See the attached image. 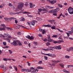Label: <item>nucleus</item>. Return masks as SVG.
<instances>
[{
    "label": "nucleus",
    "instance_id": "1",
    "mask_svg": "<svg viewBox=\"0 0 73 73\" xmlns=\"http://www.w3.org/2000/svg\"><path fill=\"white\" fill-rule=\"evenodd\" d=\"M22 72H31V73H36L38 72L37 69L34 70V68L33 67H31L30 69H22Z\"/></svg>",
    "mask_w": 73,
    "mask_h": 73
},
{
    "label": "nucleus",
    "instance_id": "2",
    "mask_svg": "<svg viewBox=\"0 0 73 73\" xmlns=\"http://www.w3.org/2000/svg\"><path fill=\"white\" fill-rule=\"evenodd\" d=\"M24 7L23 3L21 2L18 4L17 8L19 9H23V7Z\"/></svg>",
    "mask_w": 73,
    "mask_h": 73
},
{
    "label": "nucleus",
    "instance_id": "3",
    "mask_svg": "<svg viewBox=\"0 0 73 73\" xmlns=\"http://www.w3.org/2000/svg\"><path fill=\"white\" fill-rule=\"evenodd\" d=\"M48 39L47 40L46 39H45L43 40V41L44 42H46V41H48V42H52V41H53V39H50V35H48L47 36Z\"/></svg>",
    "mask_w": 73,
    "mask_h": 73
},
{
    "label": "nucleus",
    "instance_id": "4",
    "mask_svg": "<svg viewBox=\"0 0 73 73\" xmlns=\"http://www.w3.org/2000/svg\"><path fill=\"white\" fill-rule=\"evenodd\" d=\"M57 12H58V10L54 9V10H50V13H53V15L54 16H57Z\"/></svg>",
    "mask_w": 73,
    "mask_h": 73
},
{
    "label": "nucleus",
    "instance_id": "5",
    "mask_svg": "<svg viewBox=\"0 0 73 73\" xmlns=\"http://www.w3.org/2000/svg\"><path fill=\"white\" fill-rule=\"evenodd\" d=\"M0 37H7V38H9V35L8 34H7L6 33H5L4 34V35H2V34H0Z\"/></svg>",
    "mask_w": 73,
    "mask_h": 73
},
{
    "label": "nucleus",
    "instance_id": "6",
    "mask_svg": "<svg viewBox=\"0 0 73 73\" xmlns=\"http://www.w3.org/2000/svg\"><path fill=\"white\" fill-rule=\"evenodd\" d=\"M11 44L12 45H14V46H17L18 45V44L17 43V40H13V42L11 43Z\"/></svg>",
    "mask_w": 73,
    "mask_h": 73
},
{
    "label": "nucleus",
    "instance_id": "7",
    "mask_svg": "<svg viewBox=\"0 0 73 73\" xmlns=\"http://www.w3.org/2000/svg\"><path fill=\"white\" fill-rule=\"evenodd\" d=\"M53 48H54V49H57V50H60L61 49V47H60V45L56 46H54V47H53Z\"/></svg>",
    "mask_w": 73,
    "mask_h": 73
},
{
    "label": "nucleus",
    "instance_id": "8",
    "mask_svg": "<svg viewBox=\"0 0 73 73\" xmlns=\"http://www.w3.org/2000/svg\"><path fill=\"white\" fill-rule=\"evenodd\" d=\"M38 15H40V13L39 12H42V11H46V12H48V10L47 9H38Z\"/></svg>",
    "mask_w": 73,
    "mask_h": 73
},
{
    "label": "nucleus",
    "instance_id": "9",
    "mask_svg": "<svg viewBox=\"0 0 73 73\" xmlns=\"http://www.w3.org/2000/svg\"><path fill=\"white\" fill-rule=\"evenodd\" d=\"M36 5H33L32 3H30V7L31 8H34V7H35Z\"/></svg>",
    "mask_w": 73,
    "mask_h": 73
},
{
    "label": "nucleus",
    "instance_id": "10",
    "mask_svg": "<svg viewBox=\"0 0 73 73\" xmlns=\"http://www.w3.org/2000/svg\"><path fill=\"white\" fill-rule=\"evenodd\" d=\"M49 1L50 3H51L52 4H53L54 3H56L57 2V1L56 0H53L52 1H50V0H49Z\"/></svg>",
    "mask_w": 73,
    "mask_h": 73
},
{
    "label": "nucleus",
    "instance_id": "11",
    "mask_svg": "<svg viewBox=\"0 0 73 73\" xmlns=\"http://www.w3.org/2000/svg\"><path fill=\"white\" fill-rule=\"evenodd\" d=\"M69 13L70 14H73V9H68Z\"/></svg>",
    "mask_w": 73,
    "mask_h": 73
},
{
    "label": "nucleus",
    "instance_id": "12",
    "mask_svg": "<svg viewBox=\"0 0 73 73\" xmlns=\"http://www.w3.org/2000/svg\"><path fill=\"white\" fill-rule=\"evenodd\" d=\"M67 51H69V52H70V50H71V51H73V47H72L71 48H67Z\"/></svg>",
    "mask_w": 73,
    "mask_h": 73
},
{
    "label": "nucleus",
    "instance_id": "13",
    "mask_svg": "<svg viewBox=\"0 0 73 73\" xmlns=\"http://www.w3.org/2000/svg\"><path fill=\"white\" fill-rule=\"evenodd\" d=\"M73 27H72L71 28V31H69V34H70V35H72V34H73Z\"/></svg>",
    "mask_w": 73,
    "mask_h": 73
},
{
    "label": "nucleus",
    "instance_id": "14",
    "mask_svg": "<svg viewBox=\"0 0 73 73\" xmlns=\"http://www.w3.org/2000/svg\"><path fill=\"white\" fill-rule=\"evenodd\" d=\"M52 62H55V64H57L58 63V62H60V60H57V61H56L55 60H52L51 61Z\"/></svg>",
    "mask_w": 73,
    "mask_h": 73
},
{
    "label": "nucleus",
    "instance_id": "15",
    "mask_svg": "<svg viewBox=\"0 0 73 73\" xmlns=\"http://www.w3.org/2000/svg\"><path fill=\"white\" fill-rule=\"evenodd\" d=\"M17 42L18 43V45H19V46H20L21 45H22V44L21 43V42L19 40H17Z\"/></svg>",
    "mask_w": 73,
    "mask_h": 73
},
{
    "label": "nucleus",
    "instance_id": "16",
    "mask_svg": "<svg viewBox=\"0 0 73 73\" xmlns=\"http://www.w3.org/2000/svg\"><path fill=\"white\" fill-rule=\"evenodd\" d=\"M46 8H48L50 9H53L54 7H50L48 6H46L45 7Z\"/></svg>",
    "mask_w": 73,
    "mask_h": 73
},
{
    "label": "nucleus",
    "instance_id": "17",
    "mask_svg": "<svg viewBox=\"0 0 73 73\" xmlns=\"http://www.w3.org/2000/svg\"><path fill=\"white\" fill-rule=\"evenodd\" d=\"M21 13H23V14H27V13H28V14H30L31 13L30 12H28L26 11H25L23 12H20Z\"/></svg>",
    "mask_w": 73,
    "mask_h": 73
},
{
    "label": "nucleus",
    "instance_id": "18",
    "mask_svg": "<svg viewBox=\"0 0 73 73\" xmlns=\"http://www.w3.org/2000/svg\"><path fill=\"white\" fill-rule=\"evenodd\" d=\"M59 65L61 67V68H64V65L63 63H60L59 64Z\"/></svg>",
    "mask_w": 73,
    "mask_h": 73
},
{
    "label": "nucleus",
    "instance_id": "19",
    "mask_svg": "<svg viewBox=\"0 0 73 73\" xmlns=\"http://www.w3.org/2000/svg\"><path fill=\"white\" fill-rule=\"evenodd\" d=\"M20 25H16V29H19L20 28Z\"/></svg>",
    "mask_w": 73,
    "mask_h": 73
},
{
    "label": "nucleus",
    "instance_id": "20",
    "mask_svg": "<svg viewBox=\"0 0 73 73\" xmlns=\"http://www.w3.org/2000/svg\"><path fill=\"white\" fill-rule=\"evenodd\" d=\"M5 21H9V19L8 18H4Z\"/></svg>",
    "mask_w": 73,
    "mask_h": 73
},
{
    "label": "nucleus",
    "instance_id": "21",
    "mask_svg": "<svg viewBox=\"0 0 73 73\" xmlns=\"http://www.w3.org/2000/svg\"><path fill=\"white\" fill-rule=\"evenodd\" d=\"M37 69H44V67H41V66H38L37 67Z\"/></svg>",
    "mask_w": 73,
    "mask_h": 73
},
{
    "label": "nucleus",
    "instance_id": "22",
    "mask_svg": "<svg viewBox=\"0 0 73 73\" xmlns=\"http://www.w3.org/2000/svg\"><path fill=\"white\" fill-rule=\"evenodd\" d=\"M36 19L38 20V21H41L42 20V19H41V18H39L38 17L36 18Z\"/></svg>",
    "mask_w": 73,
    "mask_h": 73
},
{
    "label": "nucleus",
    "instance_id": "23",
    "mask_svg": "<svg viewBox=\"0 0 73 73\" xmlns=\"http://www.w3.org/2000/svg\"><path fill=\"white\" fill-rule=\"evenodd\" d=\"M71 67L72 68V67H73V65H67V68H71Z\"/></svg>",
    "mask_w": 73,
    "mask_h": 73
},
{
    "label": "nucleus",
    "instance_id": "24",
    "mask_svg": "<svg viewBox=\"0 0 73 73\" xmlns=\"http://www.w3.org/2000/svg\"><path fill=\"white\" fill-rule=\"evenodd\" d=\"M56 30H58V31H59V32H63V31H61V30H60V29H59L58 28H56Z\"/></svg>",
    "mask_w": 73,
    "mask_h": 73
},
{
    "label": "nucleus",
    "instance_id": "25",
    "mask_svg": "<svg viewBox=\"0 0 73 73\" xmlns=\"http://www.w3.org/2000/svg\"><path fill=\"white\" fill-rule=\"evenodd\" d=\"M3 60L4 61H7V60H9V58L7 59L6 58H3Z\"/></svg>",
    "mask_w": 73,
    "mask_h": 73
},
{
    "label": "nucleus",
    "instance_id": "26",
    "mask_svg": "<svg viewBox=\"0 0 73 73\" xmlns=\"http://www.w3.org/2000/svg\"><path fill=\"white\" fill-rule=\"evenodd\" d=\"M34 39V37H33V36H31V37L30 36V40H32Z\"/></svg>",
    "mask_w": 73,
    "mask_h": 73
},
{
    "label": "nucleus",
    "instance_id": "27",
    "mask_svg": "<svg viewBox=\"0 0 73 73\" xmlns=\"http://www.w3.org/2000/svg\"><path fill=\"white\" fill-rule=\"evenodd\" d=\"M13 67L16 71H17V68L15 66H14Z\"/></svg>",
    "mask_w": 73,
    "mask_h": 73
},
{
    "label": "nucleus",
    "instance_id": "28",
    "mask_svg": "<svg viewBox=\"0 0 73 73\" xmlns=\"http://www.w3.org/2000/svg\"><path fill=\"white\" fill-rule=\"evenodd\" d=\"M63 71L64 72H65V73H69V71L66 70H63Z\"/></svg>",
    "mask_w": 73,
    "mask_h": 73
},
{
    "label": "nucleus",
    "instance_id": "29",
    "mask_svg": "<svg viewBox=\"0 0 73 73\" xmlns=\"http://www.w3.org/2000/svg\"><path fill=\"white\" fill-rule=\"evenodd\" d=\"M1 26H2L3 27V28H5V27H6V26H5V25H4V24H1Z\"/></svg>",
    "mask_w": 73,
    "mask_h": 73
},
{
    "label": "nucleus",
    "instance_id": "30",
    "mask_svg": "<svg viewBox=\"0 0 73 73\" xmlns=\"http://www.w3.org/2000/svg\"><path fill=\"white\" fill-rule=\"evenodd\" d=\"M31 24V25H33V26H34L35 24V21H33V22H32Z\"/></svg>",
    "mask_w": 73,
    "mask_h": 73
},
{
    "label": "nucleus",
    "instance_id": "31",
    "mask_svg": "<svg viewBox=\"0 0 73 73\" xmlns=\"http://www.w3.org/2000/svg\"><path fill=\"white\" fill-rule=\"evenodd\" d=\"M56 56L54 54H52V56H51V57H53V58H55L56 57Z\"/></svg>",
    "mask_w": 73,
    "mask_h": 73
},
{
    "label": "nucleus",
    "instance_id": "32",
    "mask_svg": "<svg viewBox=\"0 0 73 73\" xmlns=\"http://www.w3.org/2000/svg\"><path fill=\"white\" fill-rule=\"evenodd\" d=\"M42 34H45V33H46V32L45 31V30H42Z\"/></svg>",
    "mask_w": 73,
    "mask_h": 73
},
{
    "label": "nucleus",
    "instance_id": "33",
    "mask_svg": "<svg viewBox=\"0 0 73 73\" xmlns=\"http://www.w3.org/2000/svg\"><path fill=\"white\" fill-rule=\"evenodd\" d=\"M47 50H52V51H53V49H52L51 48H47Z\"/></svg>",
    "mask_w": 73,
    "mask_h": 73
},
{
    "label": "nucleus",
    "instance_id": "34",
    "mask_svg": "<svg viewBox=\"0 0 73 73\" xmlns=\"http://www.w3.org/2000/svg\"><path fill=\"white\" fill-rule=\"evenodd\" d=\"M48 21L49 23H50V24H53V22H52V20H48Z\"/></svg>",
    "mask_w": 73,
    "mask_h": 73
},
{
    "label": "nucleus",
    "instance_id": "35",
    "mask_svg": "<svg viewBox=\"0 0 73 73\" xmlns=\"http://www.w3.org/2000/svg\"><path fill=\"white\" fill-rule=\"evenodd\" d=\"M53 41L52 40V41H54L53 43L54 44H57V43H58V42L57 41H54V40H53Z\"/></svg>",
    "mask_w": 73,
    "mask_h": 73
},
{
    "label": "nucleus",
    "instance_id": "36",
    "mask_svg": "<svg viewBox=\"0 0 73 73\" xmlns=\"http://www.w3.org/2000/svg\"><path fill=\"white\" fill-rule=\"evenodd\" d=\"M48 56L49 57H52V54L50 53L48 54Z\"/></svg>",
    "mask_w": 73,
    "mask_h": 73
},
{
    "label": "nucleus",
    "instance_id": "37",
    "mask_svg": "<svg viewBox=\"0 0 73 73\" xmlns=\"http://www.w3.org/2000/svg\"><path fill=\"white\" fill-rule=\"evenodd\" d=\"M31 37V36H30V35H28L27 36H26V38H28V39H30V37Z\"/></svg>",
    "mask_w": 73,
    "mask_h": 73
},
{
    "label": "nucleus",
    "instance_id": "38",
    "mask_svg": "<svg viewBox=\"0 0 73 73\" xmlns=\"http://www.w3.org/2000/svg\"><path fill=\"white\" fill-rule=\"evenodd\" d=\"M11 19H13V20H15V19H16V18H13V17H10V18H9V20H11Z\"/></svg>",
    "mask_w": 73,
    "mask_h": 73
},
{
    "label": "nucleus",
    "instance_id": "39",
    "mask_svg": "<svg viewBox=\"0 0 73 73\" xmlns=\"http://www.w3.org/2000/svg\"><path fill=\"white\" fill-rule=\"evenodd\" d=\"M46 44L47 46H48V45H50V44L49 43V42H48Z\"/></svg>",
    "mask_w": 73,
    "mask_h": 73
},
{
    "label": "nucleus",
    "instance_id": "40",
    "mask_svg": "<svg viewBox=\"0 0 73 73\" xmlns=\"http://www.w3.org/2000/svg\"><path fill=\"white\" fill-rule=\"evenodd\" d=\"M21 21H25V19L24 18H22L21 19Z\"/></svg>",
    "mask_w": 73,
    "mask_h": 73
},
{
    "label": "nucleus",
    "instance_id": "41",
    "mask_svg": "<svg viewBox=\"0 0 73 73\" xmlns=\"http://www.w3.org/2000/svg\"><path fill=\"white\" fill-rule=\"evenodd\" d=\"M44 58L45 60H48V57L46 56H44Z\"/></svg>",
    "mask_w": 73,
    "mask_h": 73
},
{
    "label": "nucleus",
    "instance_id": "42",
    "mask_svg": "<svg viewBox=\"0 0 73 73\" xmlns=\"http://www.w3.org/2000/svg\"><path fill=\"white\" fill-rule=\"evenodd\" d=\"M3 44L4 45H5V46L7 45V43H6L5 42H3Z\"/></svg>",
    "mask_w": 73,
    "mask_h": 73
},
{
    "label": "nucleus",
    "instance_id": "43",
    "mask_svg": "<svg viewBox=\"0 0 73 73\" xmlns=\"http://www.w3.org/2000/svg\"><path fill=\"white\" fill-rule=\"evenodd\" d=\"M65 58H70V57L69 56H68L67 55H66L65 56Z\"/></svg>",
    "mask_w": 73,
    "mask_h": 73
},
{
    "label": "nucleus",
    "instance_id": "44",
    "mask_svg": "<svg viewBox=\"0 0 73 73\" xmlns=\"http://www.w3.org/2000/svg\"><path fill=\"white\" fill-rule=\"evenodd\" d=\"M42 29H41V28H39V32H42Z\"/></svg>",
    "mask_w": 73,
    "mask_h": 73
},
{
    "label": "nucleus",
    "instance_id": "45",
    "mask_svg": "<svg viewBox=\"0 0 73 73\" xmlns=\"http://www.w3.org/2000/svg\"><path fill=\"white\" fill-rule=\"evenodd\" d=\"M58 6L60 7V8H62V5L60 4H58Z\"/></svg>",
    "mask_w": 73,
    "mask_h": 73
},
{
    "label": "nucleus",
    "instance_id": "46",
    "mask_svg": "<svg viewBox=\"0 0 73 73\" xmlns=\"http://www.w3.org/2000/svg\"><path fill=\"white\" fill-rule=\"evenodd\" d=\"M17 35H21V33L20 32H18L17 33Z\"/></svg>",
    "mask_w": 73,
    "mask_h": 73
},
{
    "label": "nucleus",
    "instance_id": "47",
    "mask_svg": "<svg viewBox=\"0 0 73 73\" xmlns=\"http://www.w3.org/2000/svg\"><path fill=\"white\" fill-rule=\"evenodd\" d=\"M42 61L41 60L40 61L38 62V64H42Z\"/></svg>",
    "mask_w": 73,
    "mask_h": 73
},
{
    "label": "nucleus",
    "instance_id": "48",
    "mask_svg": "<svg viewBox=\"0 0 73 73\" xmlns=\"http://www.w3.org/2000/svg\"><path fill=\"white\" fill-rule=\"evenodd\" d=\"M52 37H57V35H53Z\"/></svg>",
    "mask_w": 73,
    "mask_h": 73
},
{
    "label": "nucleus",
    "instance_id": "49",
    "mask_svg": "<svg viewBox=\"0 0 73 73\" xmlns=\"http://www.w3.org/2000/svg\"><path fill=\"white\" fill-rule=\"evenodd\" d=\"M10 15H13L15 14V13H10Z\"/></svg>",
    "mask_w": 73,
    "mask_h": 73
},
{
    "label": "nucleus",
    "instance_id": "50",
    "mask_svg": "<svg viewBox=\"0 0 73 73\" xmlns=\"http://www.w3.org/2000/svg\"><path fill=\"white\" fill-rule=\"evenodd\" d=\"M3 6L4 4H2L0 6V8H3Z\"/></svg>",
    "mask_w": 73,
    "mask_h": 73
},
{
    "label": "nucleus",
    "instance_id": "51",
    "mask_svg": "<svg viewBox=\"0 0 73 73\" xmlns=\"http://www.w3.org/2000/svg\"><path fill=\"white\" fill-rule=\"evenodd\" d=\"M5 40H7V41H8V42H9V39L8 38H5Z\"/></svg>",
    "mask_w": 73,
    "mask_h": 73
},
{
    "label": "nucleus",
    "instance_id": "52",
    "mask_svg": "<svg viewBox=\"0 0 73 73\" xmlns=\"http://www.w3.org/2000/svg\"><path fill=\"white\" fill-rule=\"evenodd\" d=\"M0 67L1 68H3L4 67V65H2L0 66Z\"/></svg>",
    "mask_w": 73,
    "mask_h": 73
},
{
    "label": "nucleus",
    "instance_id": "53",
    "mask_svg": "<svg viewBox=\"0 0 73 73\" xmlns=\"http://www.w3.org/2000/svg\"><path fill=\"white\" fill-rule=\"evenodd\" d=\"M42 27H48V25H43L42 26Z\"/></svg>",
    "mask_w": 73,
    "mask_h": 73
},
{
    "label": "nucleus",
    "instance_id": "54",
    "mask_svg": "<svg viewBox=\"0 0 73 73\" xmlns=\"http://www.w3.org/2000/svg\"><path fill=\"white\" fill-rule=\"evenodd\" d=\"M55 28H56V27L54 26V27H51V29H55Z\"/></svg>",
    "mask_w": 73,
    "mask_h": 73
},
{
    "label": "nucleus",
    "instance_id": "55",
    "mask_svg": "<svg viewBox=\"0 0 73 73\" xmlns=\"http://www.w3.org/2000/svg\"><path fill=\"white\" fill-rule=\"evenodd\" d=\"M15 12H18L19 11V9H15L14 10Z\"/></svg>",
    "mask_w": 73,
    "mask_h": 73
},
{
    "label": "nucleus",
    "instance_id": "56",
    "mask_svg": "<svg viewBox=\"0 0 73 73\" xmlns=\"http://www.w3.org/2000/svg\"><path fill=\"white\" fill-rule=\"evenodd\" d=\"M52 27V25H47V27H49V28H50Z\"/></svg>",
    "mask_w": 73,
    "mask_h": 73
},
{
    "label": "nucleus",
    "instance_id": "57",
    "mask_svg": "<svg viewBox=\"0 0 73 73\" xmlns=\"http://www.w3.org/2000/svg\"><path fill=\"white\" fill-rule=\"evenodd\" d=\"M58 44H60V43H61V40H60L58 41Z\"/></svg>",
    "mask_w": 73,
    "mask_h": 73
},
{
    "label": "nucleus",
    "instance_id": "58",
    "mask_svg": "<svg viewBox=\"0 0 73 73\" xmlns=\"http://www.w3.org/2000/svg\"><path fill=\"white\" fill-rule=\"evenodd\" d=\"M9 30L10 31H13V29L11 28H9Z\"/></svg>",
    "mask_w": 73,
    "mask_h": 73
},
{
    "label": "nucleus",
    "instance_id": "59",
    "mask_svg": "<svg viewBox=\"0 0 73 73\" xmlns=\"http://www.w3.org/2000/svg\"><path fill=\"white\" fill-rule=\"evenodd\" d=\"M68 9H73V8L72 7H70L68 8Z\"/></svg>",
    "mask_w": 73,
    "mask_h": 73
},
{
    "label": "nucleus",
    "instance_id": "60",
    "mask_svg": "<svg viewBox=\"0 0 73 73\" xmlns=\"http://www.w3.org/2000/svg\"><path fill=\"white\" fill-rule=\"evenodd\" d=\"M25 6H28V3L27 2L25 4Z\"/></svg>",
    "mask_w": 73,
    "mask_h": 73
},
{
    "label": "nucleus",
    "instance_id": "61",
    "mask_svg": "<svg viewBox=\"0 0 73 73\" xmlns=\"http://www.w3.org/2000/svg\"><path fill=\"white\" fill-rule=\"evenodd\" d=\"M66 34L67 35L68 37H69V36H70V35H69V33H66Z\"/></svg>",
    "mask_w": 73,
    "mask_h": 73
},
{
    "label": "nucleus",
    "instance_id": "62",
    "mask_svg": "<svg viewBox=\"0 0 73 73\" xmlns=\"http://www.w3.org/2000/svg\"><path fill=\"white\" fill-rule=\"evenodd\" d=\"M34 43L35 45H37V42H34Z\"/></svg>",
    "mask_w": 73,
    "mask_h": 73
},
{
    "label": "nucleus",
    "instance_id": "63",
    "mask_svg": "<svg viewBox=\"0 0 73 73\" xmlns=\"http://www.w3.org/2000/svg\"><path fill=\"white\" fill-rule=\"evenodd\" d=\"M23 57V58H27V57L23 55L22 56Z\"/></svg>",
    "mask_w": 73,
    "mask_h": 73
},
{
    "label": "nucleus",
    "instance_id": "64",
    "mask_svg": "<svg viewBox=\"0 0 73 73\" xmlns=\"http://www.w3.org/2000/svg\"><path fill=\"white\" fill-rule=\"evenodd\" d=\"M38 36L39 37H42V35H41V34H39Z\"/></svg>",
    "mask_w": 73,
    "mask_h": 73
}]
</instances>
